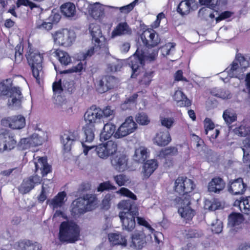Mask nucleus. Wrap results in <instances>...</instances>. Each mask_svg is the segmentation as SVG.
Masks as SVG:
<instances>
[{
  "label": "nucleus",
  "instance_id": "obj_64",
  "mask_svg": "<svg viewBox=\"0 0 250 250\" xmlns=\"http://www.w3.org/2000/svg\"><path fill=\"white\" fill-rule=\"evenodd\" d=\"M209 11L210 9L208 7H203L199 10L198 12V16L202 19L208 20V19Z\"/></svg>",
  "mask_w": 250,
  "mask_h": 250
},
{
  "label": "nucleus",
  "instance_id": "obj_60",
  "mask_svg": "<svg viewBox=\"0 0 250 250\" xmlns=\"http://www.w3.org/2000/svg\"><path fill=\"white\" fill-rule=\"evenodd\" d=\"M116 188L115 187L113 186L110 182L106 181L105 182H104L101 183L99 187L97 188L98 191H103L105 190H112L115 189Z\"/></svg>",
  "mask_w": 250,
  "mask_h": 250
},
{
  "label": "nucleus",
  "instance_id": "obj_5",
  "mask_svg": "<svg viewBox=\"0 0 250 250\" xmlns=\"http://www.w3.org/2000/svg\"><path fill=\"white\" fill-rule=\"evenodd\" d=\"M97 204V199L95 195H85L73 202L71 205L72 214L75 216L91 211L96 208Z\"/></svg>",
  "mask_w": 250,
  "mask_h": 250
},
{
  "label": "nucleus",
  "instance_id": "obj_28",
  "mask_svg": "<svg viewBox=\"0 0 250 250\" xmlns=\"http://www.w3.org/2000/svg\"><path fill=\"white\" fill-rule=\"evenodd\" d=\"M246 185L241 178L230 182L228 188L229 192L234 195L242 194L246 190Z\"/></svg>",
  "mask_w": 250,
  "mask_h": 250
},
{
  "label": "nucleus",
  "instance_id": "obj_31",
  "mask_svg": "<svg viewBox=\"0 0 250 250\" xmlns=\"http://www.w3.org/2000/svg\"><path fill=\"white\" fill-rule=\"evenodd\" d=\"M116 131L115 125L111 123H106L104 125L100 134V140L104 141L108 140L112 135L114 136Z\"/></svg>",
  "mask_w": 250,
  "mask_h": 250
},
{
  "label": "nucleus",
  "instance_id": "obj_22",
  "mask_svg": "<svg viewBox=\"0 0 250 250\" xmlns=\"http://www.w3.org/2000/svg\"><path fill=\"white\" fill-rule=\"evenodd\" d=\"M116 154L111 160V165L115 170L119 172H123L128 168V159L123 153L117 152Z\"/></svg>",
  "mask_w": 250,
  "mask_h": 250
},
{
  "label": "nucleus",
  "instance_id": "obj_36",
  "mask_svg": "<svg viewBox=\"0 0 250 250\" xmlns=\"http://www.w3.org/2000/svg\"><path fill=\"white\" fill-rule=\"evenodd\" d=\"M148 156V152L146 147L140 146L137 148L133 156L134 161L138 163L144 162Z\"/></svg>",
  "mask_w": 250,
  "mask_h": 250
},
{
  "label": "nucleus",
  "instance_id": "obj_12",
  "mask_svg": "<svg viewBox=\"0 0 250 250\" xmlns=\"http://www.w3.org/2000/svg\"><path fill=\"white\" fill-rule=\"evenodd\" d=\"M137 127V125L133 118L128 117L116 130L114 137L116 139L122 138L134 132Z\"/></svg>",
  "mask_w": 250,
  "mask_h": 250
},
{
  "label": "nucleus",
  "instance_id": "obj_39",
  "mask_svg": "<svg viewBox=\"0 0 250 250\" xmlns=\"http://www.w3.org/2000/svg\"><path fill=\"white\" fill-rule=\"evenodd\" d=\"M54 54L62 65H67L71 63V58L66 52L58 49L54 51Z\"/></svg>",
  "mask_w": 250,
  "mask_h": 250
},
{
  "label": "nucleus",
  "instance_id": "obj_11",
  "mask_svg": "<svg viewBox=\"0 0 250 250\" xmlns=\"http://www.w3.org/2000/svg\"><path fill=\"white\" fill-rule=\"evenodd\" d=\"M190 196L179 197L177 199L178 213L187 220H190L194 215V211L190 206Z\"/></svg>",
  "mask_w": 250,
  "mask_h": 250
},
{
  "label": "nucleus",
  "instance_id": "obj_32",
  "mask_svg": "<svg viewBox=\"0 0 250 250\" xmlns=\"http://www.w3.org/2000/svg\"><path fill=\"white\" fill-rule=\"evenodd\" d=\"M173 99L177 102L178 106H189L191 105L190 101L188 99L182 91L178 89L173 95Z\"/></svg>",
  "mask_w": 250,
  "mask_h": 250
},
{
  "label": "nucleus",
  "instance_id": "obj_61",
  "mask_svg": "<svg viewBox=\"0 0 250 250\" xmlns=\"http://www.w3.org/2000/svg\"><path fill=\"white\" fill-rule=\"evenodd\" d=\"M175 45L174 43L170 42L166 44L162 48V54L165 56L169 55L171 52L174 50Z\"/></svg>",
  "mask_w": 250,
  "mask_h": 250
},
{
  "label": "nucleus",
  "instance_id": "obj_42",
  "mask_svg": "<svg viewBox=\"0 0 250 250\" xmlns=\"http://www.w3.org/2000/svg\"><path fill=\"white\" fill-rule=\"evenodd\" d=\"M66 194L65 192H59L52 200L49 201V205L53 208L61 207L64 203Z\"/></svg>",
  "mask_w": 250,
  "mask_h": 250
},
{
  "label": "nucleus",
  "instance_id": "obj_24",
  "mask_svg": "<svg viewBox=\"0 0 250 250\" xmlns=\"http://www.w3.org/2000/svg\"><path fill=\"white\" fill-rule=\"evenodd\" d=\"M2 123L3 125H8L13 129H21L25 125V119L23 116L19 115L3 119Z\"/></svg>",
  "mask_w": 250,
  "mask_h": 250
},
{
  "label": "nucleus",
  "instance_id": "obj_9",
  "mask_svg": "<svg viewBox=\"0 0 250 250\" xmlns=\"http://www.w3.org/2000/svg\"><path fill=\"white\" fill-rule=\"evenodd\" d=\"M97 156L103 159H106L110 156L116 154L118 150L117 143L110 140L103 144L95 146L93 148Z\"/></svg>",
  "mask_w": 250,
  "mask_h": 250
},
{
  "label": "nucleus",
  "instance_id": "obj_59",
  "mask_svg": "<svg viewBox=\"0 0 250 250\" xmlns=\"http://www.w3.org/2000/svg\"><path fill=\"white\" fill-rule=\"evenodd\" d=\"M137 220L138 223L142 226H145L148 230V233H153L155 232L154 229H153L149 223L145 220L144 218L137 217Z\"/></svg>",
  "mask_w": 250,
  "mask_h": 250
},
{
  "label": "nucleus",
  "instance_id": "obj_21",
  "mask_svg": "<svg viewBox=\"0 0 250 250\" xmlns=\"http://www.w3.org/2000/svg\"><path fill=\"white\" fill-rule=\"evenodd\" d=\"M42 181L41 177L37 175L24 179L19 188V191L22 194H26L39 185Z\"/></svg>",
  "mask_w": 250,
  "mask_h": 250
},
{
  "label": "nucleus",
  "instance_id": "obj_8",
  "mask_svg": "<svg viewBox=\"0 0 250 250\" xmlns=\"http://www.w3.org/2000/svg\"><path fill=\"white\" fill-rule=\"evenodd\" d=\"M54 42L56 44L64 47L71 46L75 41V32L67 29L58 30L52 34Z\"/></svg>",
  "mask_w": 250,
  "mask_h": 250
},
{
  "label": "nucleus",
  "instance_id": "obj_16",
  "mask_svg": "<svg viewBox=\"0 0 250 250\" xmlns=\"http://www.w3.org/2000/svg\"><path fill=\"white\" fill-rule=\"evenodd\" d=\"M45 134L43 132L35 133L26 138H23L20 141L22 149H27L31 146H36L42 145L45 140Z\"/></svg>",
  "mask_w": 250,
  "mask_h": 250
},
{
  "label": "nucleus",
  "instance_id": "obj_29",
  "mask_svg": "<svg viewBox=\"0 0 250 250\" xmlns=\"http://www.w3.org/2000/svg\"><path fill=\"white\" fill-rule=\"evenodd\" d=\"M170 134L167 130L158 132L153 139L154 143L158 146H165L171 141Z\"/></svg>",
  "mask_w": 250,
  "mask_h": 250
},
{
  "label": "nucleus",
  "instance_id": "obj_62",
  "mask_svg": "<svg viewBox=\"0 0 250 250\" xmlns=\"http://www.w3.org/2000/svg\"><path fill=\"white\" fill-rule=\"evenodd\" d=\"M160 121L162 125L168 129L172 126L174 123V119L173 118L161 117Z\"/></svg>",
  "mask_w": 250,
  "mask_h": 250
},
{
  "label": "nucleus",
  "instance_id": "obj_4",
  "mask_svg": "<svg viewBox=\"0 0 250 250\" xmlns=\"http://www.w3.org/2000/svg\"><path fill=\"white\" fill-rule=\"evenodd\" d=\"M80 236V229L76 223L64 221L61 223L59 236L60 241L73 243L79 240Z\"/></svg>",
  "mask_w": 250,
  "mask_h": 250
},
{
  "label": "nucleus",
  "instance_id": "obj_49",
  "mask_svg": "<svg viewBox=\"0 0 250 250\" xmlns=\"http://www.w3.org/2000/svg\"><path fill=\"white\" fill-rule=\"evenodd\" d=\"M137 97V94H133L131 97L128 98L123 104H121V109L123 110H125L127 109H130L134 107L135 105V101Z\"/></svg>",
  "mask_w": 250,
  "mask_h": 250
},
{
  "label": "nucleus",
  "instance_id": "obj_7",
  "mask_svg": "<svg viewBox=\"0 0 250 250\" xmlns=\"http://www.w3.org/2000/svg\"><path fill=\"white\" fill-rule=\"evenodd\" d=\"M26 58L29 64L30 65L34 77L36 79L38 83L43 76L42 63L43 60L42 54L37 50L31 51L29 50L26 55Z\"/></svg>",
  "mask_w": 250,
  "mask_h": 250
},
{
  "label": "nucleus",
  "instance_id": "obj_1",
  "mask_svg": "<svg viewBox=\"0 0 250 250\" xmlns=\"http://www.w3.org/2000/svg\"><path fill=\"white\" fill-rule=\"evenodd\" d=\"M141 39L145 46L143 48L138 47L135 53L129 59V65L132 69V78L137 76L138 70L145 61H152L158 55L157 50H153L151 52L146 51L147 47H154L160 42L158 35L153 29H148L145 30L142 34Z\"/></svg>",
  "mask_w": 250,
  "mask_h": 250
},
{
  "label": "nucleus",
  "instance_id": "obj_54",
  "mask_svg": "<svg viewBox=\"0 0 250 250\" xmlns=\"http://www.w3.org/2000/svg\"><path fill=\"white\" fill-rule=\"evenodd\" d=\"M204 124L206 135H208L210 132L213 131L215 129V125L209 118H206L204 121Z\"/></svg>",
  "mask_w": 250,
  "mask_h": 250
},
{
  "label": "nucleus",
  "instance_id": "obj_44",
  "mask_svg": "<svg viewBox=\"0 0 250 250\" xmlns=\"http://www.w3.org/2000/svg\"><path fill=\"white\" fill-rule=\"evenodd\" d=\"M202 5L207 6L210 9L222 7L226 3V0H199Z\"/></svg>",
  "mask_w": 250,
  "mask_h": 250
},
{
  "label": "nucleus",
  "instance_id": "obj_2",
  "mask_svg": "<svg viewBox=\"0 0 250 250\" xmlns=\"http://www.w3.org/2000/svg\"><path fill=\"white\" fill-rule=\"evenodd\" d=\"M118 207L122 211L119 213V217L123 224L124 229L131 231L135 226V216L138 214V209L133 206L130 200H124L120 202Z\"/></svg>",
  "mask_w": 250,
  "mask_h": 250
},
{
  "label": "nucleus",
  "instance_id": "obj_51",
  "mask_svg": "<svg viewBox=\"0 0 250 250\" xmlns=\"http://www.w3.org/2000/svg\"><path fill=\"white\" fill-rule=\"evenodd\" d=\"M136 122L141 125H147L150 122L147 115L144 113H139L136 117Z\"/></svg>",
  "mask_w": 250,
  "mask_h": 250
},
{
  "label": "nucleus",
  "instance_id": "obj_23",
  "mask_svg": "<svg viewBox=\"0 0 250 250\" xmlns=\"http://www.w3.org/2000/svg\"><path fill=\"white\" fill-rule=\"evenodd\" d=\"M34 164L35 167V172H39L42 176H46L51 172V166L48 164L47 159L45 157H35L34 155Z\"/></svg>",
  "mask_w": 250,
  "mask_h": 250
},
{
  "label": "nucleus",
  "instance_id": "obj_40",
  "mask_svg": "<svg viewBox=\"0 0 250 250\" xmlns=\"http://www.w3.org/2000/svg\"><path fill=\"white\" fill-rule=\"evenodd\" d=\"M223 118L228 125L237 120V115L235 111L231 108L226 109L223 113Z\"/></svg>",
  "mask_w": 250,
  "mask_h": 250
},
{
  "label": "nucleus",
  "instance_id": "obj_27",
  "mask_svg": "<svg viewBox=\"0 0 250 250\" xmlns=\"http://www.w3.org/2000/svg\"><path fill=\"white\" fill-rule=\"evenodd\" d=\"M151 238L150 234L146 237L143 231H136L132 236V242L130 247L136 249H141L146 243V239L148 237Z\"/></svg>",
  "mask_w": 250,
  "mask_h": 250
},
{
  "label": "nucleus",
  "instance_id": "obj_25",
  "mask_svg": "<svg viewBox=\"0 0 250 250\" xmlns=\"http://www.w3.org/2000/svg\"><path fill=\"white\" fill-rule=\"evenodd\" d=\"M89 32L92 37L93 43H97L96 48H101L103 45L104 38L99 25L95 23H90Z\"/></svg>",
  "mask_w": 250,
  "mask_h": 250
},
{
  "label": "nucleus",
  "instance_id": "obj_34",
  "mask_svg": "<svg viewBox=\"0 0 250 250\" xmlns=\"http://www.w3.org/2000/svg\"><path fill=\"white\" fill-rule=\"evenodd\" d=\"M234 206L239 208L240 210L247 214L248 217L250 214V196L243 198L242 200H236Z\"/></svg>",
  "mask_w": 250,
  "mask_h": 250
},
{
  "label": "nucleus",
  "instance_id": "obj_17",
  "mask_svg": "<svg viewBox=\"0 0 250 250\" xmlns=\"http://www.w3.org/2000/svg\"><path fill=\"white\" fill-rule=\"evenodd\" d=\"M16 143L14 136L9 131H5L0 134V152L13 149Z\"/></svg>",
  "mask_w": 250,
  "mask_h": 250
},
{
  "label": "nucleus",
  "instance_id": "obj_45",
  "mask_svg": "<svg viewBox=\"0 0 250 250\" xmlns=\"http://www.w3.org/2000/svg\"><path fill=\"white\" fill-rule=\"evenodd\" d=\"M233 131L235 134L240 136H250V124L244 122L239 126L236 127Z\"/></svg>",
  "mask_w": 250,
  "mask_h": 250
},
{
  "label": "nucleus",
  "instance_id": "obj_15",
  "mask_svg": "<svg viewBox=\"0 0 250 250\" xmlns=\"http://www.w3.org/2000/svg\"><path fill=\"white\" fill-rule=\"evenodd\" d=\"M116 194H120L122 196L129 197L133 200L136 199V196L129 190L125 188H122L115 193H111L106 194L102 201L103 207L104 209H107L110 208L111 202H115Z\"/></svg>",
  "mask_w": 250,
  "mask_h": 250
},
{
  "label": "nucleus",
  "instance_id": "obj_53",
  "mask_svg": "<svg viewBox=\"0 0 250 250\" xmlns=\"http://www.w3.org/2000/svg\"><path fill=\"white\" fill-rule=\"evenodd\" d=\"M153 77V72L151 71L145 72L142 79L140 80V83L141 84L148 85L150 84L152 78Z\"/></svg>",
  "mask_w": 250,
  "mask_h": 250
},
{
  "label": "nucleus",
  "instance_id": "obj_50",
  "mask_svg": "<svg viewBox=\"0 0 250 250\" xmlns=\"http://www.w3.org/2000/svg\"><path fill=\"white\" fill-rule=\"evenodd\" d=\"M220 206V203L215 200L213 201L206 200L205 201L204 208L206 210L213 211L218 209Z\"/></svg>",
  "mask_w": 250,
  "mask_h": 250
},
{
  "label": "nucleus",
  "instance_id": "obj_33",
  "mask_svg": "<svg viewBox=\"0 0 250 250\" xmlns=\"http://www.w3.org/2000/svg\"><path fill=\"white\" fill-rule=\"evenodd\" d=\"M131 29L126 22L120 23L111 33V37L114 38L116 36L125 34H130Z\"/></svg>",
  "mask_w": 250,
  "mask_h": 250
},
{
  "label": "nucleus",
  "instance_id": "obj_52",
  "mask_svg": "<svg viewBox=\"0 0 250 250\" xmlns=\"http://www.w3.org/2000/svg\"><path fill=\"white\" fill-rule=\"evenodd\" d=\"M212 93L215 96L223 99H229L230 98V94L229 92L226 90L221 89H217L216 90H214L212 91Z\"/></svg>",
  "mask_w": 250,
  "mask_h": 250
},
{
  "label": "nucleus",
  "instance_id": "obj_19",
  "mask_svg": "<svg viewBox=\"0 0 250 250\" xmlns=\"http://www.w3.org/2000/svg\"><path fill=\"white\" fill-rule=\"evenodd\" d=\"M116 79L113 76L103 77L97 82L96 89L99 93H103L113 88L116 83Z\"/></svg>",
  "mask_w": 250,
  "mask_h": 250
},
{
  "label": "nucleus",
  "instance_id": "obj_30",
  "mask_svg": "<svg viewBox=\"0 0 250 250\" xmlns=\"http://www.w3.org/2000/svg\"><path fill=\"white\" fill-rule=\"evenodd\" d=\"M14 247L16 250H41L42 248L39 244L33 243L29 240L17 242Z\"/></svg>",
  "mask_w": 250,
  "mask_h": 250
},
{
  "label": "nucleus",
  "instance_id": "obj_20",
  "mask_svg": "<svg viewBox=\"0 0 250 250\" xmlns=\"http://www.w3.org/2000/svg\"><path fill=\"white\" fill-rule=\"evenodd\" d=\"M79 139L78 131L73 130L66 131L61 137V142L63 149L67 152L69 151L74 143Z\"/></svg>",
  "mask_w": 250,
  "mask_h": 250
},
{
  "label": "nucleus",
  "instance_id": "obj_26",
  "mask_svg": "<svg viewBox=\"0 0 250 250\" xmlns=\"http://www.w3.org/2000/svg\"><path fill=\"white\" fill-rule=\"evenodd\" d=\"M158 167L157 160L151 159L146 161L143 165L141 175L143 179H148Z\"/></svg>",
  "mask_w": 250,
  "mask_h": 250
},
{
  "label": "nucleus",
  "instance_id": "obj_18",
  "mask_svg": "<svg viewBox=\"0 0 250 250\" xmlns=\"http://www.w3.org/2000/svg\"><path fill=\"white\" fill-rule=\"evenodd\" d=\"M102 109L96 105H92L89 108L84 115L86 124L94 125L102 119Z\"/></svg>",
  "mask_w": 250,
  "mask_h": 250
},
{
  "label": "nucleus",
  "instance_id": "obj_47",
  "mask_svg": "<svg viewBox=\"0 0 250 250\" xmlns=\"http://www.w3.org/2000/svg\"><path fill=\"white\" fill-rule=\"evenodd\" d=\"M178 150L175 147H168L162 149L159 152V156L162 158H166L169 156L176 155Z\"/></svg>",
  "mask_w": 250,
  "mask_h": 250
},
{
  "label": "nucleus",
  "instance_id": "obj_37",
  "mask_svg": "<svg viewBox=\"0 0 250 250\" xmlns=\"http://www.w3.org/2000/svg\"><path fill=\"white\" fill-rule=\"evenodd\" d=\"M123 66L122 60L117 59L112 57L107 58V71L108 72H116L119 70Z\"/></svg>",
  "mask_w": 250,
  "mask_h": 250
},
{
  "label": "nucleus",
  "instance_id": "obj_58",
  "mask_svg": "<svg viewBox=\"0 0 250 250\" xmlns=\"http://www.w3.org/2000/svg\"><path fill=\"white\" fill-rule=\"evenodd\" d=\"M211 226L212 231L215 233H220L222 230L223 224L221 220L216 219L215 223H212Z\"/></svg>",
  "mask_w": 250,
  "mask_h": 250
},
{
  "label": "nucleus",
  "instance_id": "obj_13",
  "mask_svg": "<svg viewBox=\"0 0 250 250\" xmlns=\"http://www.w3.org/2000/svg\"><path fill=\"white\" fill-rule=\"evenodd\" d=\"M174 188L176 192L182 195L181 197L189 196L188 193L191 192L194 188L192 180L183 177H178L175 181Z\"/></svg>",
  "mask_w": 250,
  "mask_h": 250
},
{
  "label": "nucleus",
  "instance_id": "obj_56",
  "mask_svg": "<svg viewBox=\"0 0 250 250\" xmlns=\"http://www.w3.org/2000/svg\"><path fill=\"white\" fill-rule=\"evenodd\" d=\"M114 179L116 184L119 186L125 185L129 182L128 178L124 174H119L114 177Z\"/></svg>",
  "mask_w": 250,
  "mask_h": 250
},
{
  "label": "nucleus",
  "instance_id": "obj_63",
  "mask_svg": "<svg viewBox=\"0 0 250 250\" xmlns=\"http://www.w3.org/2000/svg\"><path fill=\"white\" fill-rule=\"evenodd\" d=\"M83 69V64L82 62H79L76 66L61 72V74H66L72 72H80Z\"/></svg>",
  "mask_w": 250,
  "mask_h": 250
},
{
  "label": "nucleus",
  "instance_id": "obj_10",
  "mask_svg": "<svg viewBox=\"0 0 250 250\" xmlns=\"http://www.w3.org/2000/svg\"><path fill=\"white\" fill-rule=\"evenodd\" d=\"M95 128L94 125L85 124L83 127V138L81 142L83 148V153L87 155L89 151H92L95 147L94 146H88L86 143H91L95 138Z\"/></svg>",
  "mask_w": 250,
  "mask_h": 250
},
{
  "label": "nucleus",
  "instance_id": "obj_41",
  "mask_svg": "<svg viewBox=\"0 0 250 250\" xmlns=\"http://www.w3.org/2000/svg\"><path fill=\"white\" fill-rule=\"evenodd\" d=\"M53 187V184L50 180H45L42 186V191L38 196L40 202H44L47 198V193L49 192Z\"/></svg>",
  "mask_w": 250,
  "mask_h": 250
},
{
  "label": "nucleus",
  "instance_id": "obj_35",
  "mask_svg": "<svg viewBox=\"0 0 250 250\" xmlns=\"http://www.w3.org/2000/svg\"><path fill=\"white\" fill-rule=\"evenodd\" d=\"M225 183L220 178H214L208 183V189L209 192H218L224 189Z\"/></svg>",
  "mask_w": 250,
  "mask_h": 250
},
{
  "label": "nucleus",
  "instance_id": "obj_55",
  "mask_svg": "<svg viewBox=\"0 0 250 250\" xmlns=\"http://www.w3.org/2000/svg\"><path fill=\"white\" fill-rule=\"evenodd\" d=\"M15 59L17 63L20 62L22 59L23 47L21 44L17 45L15 47Z\"/></svg>",
  "mask_w": 250,
  "mask_h": 250
},
{
  "label": "nucleus",
  "instance_id": "obj_43",
  "mask_svg": "<svg viewBox=\"0 0 250 250\" xmlns=\"http://www.w3.org/2000/svg\"><path fill=\"white\" fill-rule=\"evenodd\" d=\"M108 239L113 245L126 246V239L120 233H112L108 234Z\"/></svg>",
  "mask_w": 250,
  "mask_h": 250
},
{
  "label": "nucleus",
  "instance_id": "obj_14",
  "mask_svg": "<svg viewBox=\"0 0 250 250\" xmlns=\"http://www.w3.org/2000/svg\"><path fill=\"white\" fill-rule=\"evenodd\" d=\"M78 8L82 11L87 7L89 9L88 12L91 16L95 20H98L102 17L104 14V6L101 5L98 2L93 4H89L83 0H79L77 3Z\"/></svg>",
  "mask_w": 250,
  "mask_h": 250
},
{
  "label": "nucleus",
  "instance_id": "obj_3",
  "mask_svg": "<svg viewBox=\"0 0 250 250\" xmlns=\"http://www.w3.org/2000/svg\"><path fill=\"white\" fill-rule=\"evenodd\" d=\"M11 84V80L0 83V96L9 97L8 106L15 109L19 108L21 106L23 97L20 87H12Z\"/></svg>",
  "mask_w": 250,
  "mask_h": 250
},
{
  "label": "nucleus",
  "instance_id": "obj_6",
  "mask_svg": "<svg viewBox=\"0 0 250 250\" xmlns=\"http://www.w3.org/2000/svg\"><path fill=\"white\" fill-rule=\"evenodd\" d=\"M249 66V62L241 54L236 56L235 60L233 62L230 66L222 73V76L226 74L230 77H236L239 79H243V73Z\"/></svg>",
  "mask_w": 250,
  "mask_h": 250
},
{
  "label": "nucleus",
  "instance_id": "obj_46",
  "mask_svg": "<svg viewBox=\"0 0 250 250\" xmlns=\"http://www.w3.org/2000/svg\"><path fill=\"white\" fill-rule=\"evenodd\" d=\"M244 221L243 215L239 213H232L228 219V225L231 227L239 225Z\"/></svg>",
  "mask_w": 250,
  "mask_h": 250
},
{
  "label": "nucleus",
  "instance_id": "obj_38",
  "mask_svg": "<svg viewBox=\"0 0 250 250\" xmlns=\"http://www.w3.org/2000/svg\"><path fill=\"white\" fill-rule=\"evenodd\" d=\"M61 11L63 15L67 18H73L76 14V7L71 2H66L61 6Z\"/></svg>",
  "mask_w": 250,
  "mask_h": 250
},
{
  "label": "nucleus",
  "instance_id": "obj_57",
  "mask_svg": "<svg viewBox=\"0 0 250 250\" xmlns=\"http://www.w3.org/2000/svg\"><path fill=\"white\" fill-rule=\"evenodd\" d=\"M94 46L90 47L89 49H88L86 52L84 53L83 54V56L80 57L79 59L81 60H84L86 59L87 58L91 57L95 52L97 51L100 48H96V45H97V43H93Z\"/></svg>",
  "mask_w": 250,
  "mask_h": 250
},
{
  "label": "nucleus",
  "instance_id": "obj_48",
  "mask_svg": "<svg viewBox=\"0 0 250 250\" xmlns=\"http://www.w3.org/2000/svg\"><path fill=\"white\" fill-rule=\"evenodd\" d=\"M190 8V3L189 1L183 0L178 6L177 12L181 15H186L189 13Z\"/></svg>",
  "mask_w": 250,
  "mask_h": 250
}]
</instances>
